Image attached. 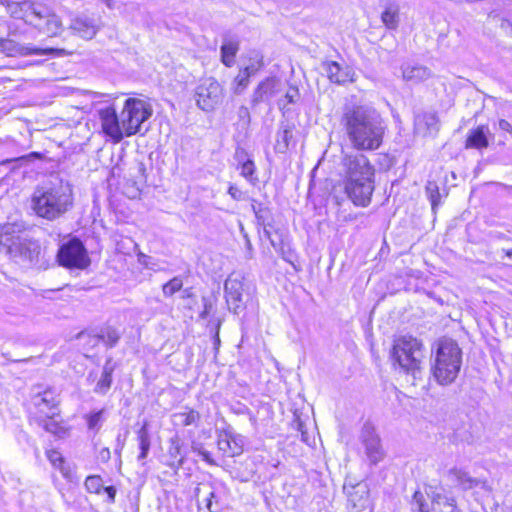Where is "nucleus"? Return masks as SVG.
Listing matches in <instances>:
<instances>
[{
    "label": "nucleus",
    "instance_id": "48",
    "mask_svg": "<svg viewBox=\"0 0 512 512\" xmlns=\"http://www.w3.org/2000/svg\"><path fill=\"white\" fill-rule=\"evenodd\" d=\"M103 491L107 494L108 503L112 504L115 502L116 488L114 486H107L103 488Z\"/></svg>",
    "mask_w": 512,
    "mask_h": 512
},
{
    "label": "nucleus",
    "instance_id": "31",
    "mask_svg": "<svg viewBox=\"0 0 512 512\" xmlns=\"http://www.w3.org/2000/svg\"><path fill=\"white\" fill-rule=\"evenodd\" d=\"M172 417L176 425L183 427L197 425L200 420L199 412L189 408H186L183 412L174 413Z\"/></svg>",
    "mask_w": 512,
    "mask_h": 512
},
{
    "label": "nucleus",
    "instance_id": "42",
    "mask_svg": "<svg viewBox=\"0 0 512 512\" xmlns=\"http://www.w3.org/2000/svg\"><path fill=\"white\" fill-rule=\"evenodd\" d=\"M46 457L54 468L62 471L64 459L59 451L53 449L47 450Z\"/></svg>",
    "mask_w": 512,
    "mask_h": 512
},
{
    "label": "nucleus",
    "instance_id": "60",
    "mask_svg": "<svg viewBox=\"0 0 512 512\" xmlns=\"http://www.w3.org/2000/svg\"><path fill=\"white\" fill-rule=\"evenodd\" d=\"M185 295H186L187 297H189V296H190V291H189L188 289H186V290H185Z\"/></svg>",
    "mask_w": 512,
    "mask_h": 512
},
{
    "label": "nucleus",
    "instance_id": "45",
    "mask_svg": "<svg viewBox=\"0 0 512 512\" xmlns=\"http://www.w3.org/2000/svg\"><path fill=\"white\" fill-rule=\"evenodd\" d=\"M228 194L232 199L240 201L243 199V192L235 185H230L228 188Z\"/></svg>",
    "mask_w": 512,
    "mask_h": 512
},
{
    "label": "nucleus",
    "instance_id": "46",
    "mask_svg": "<svg viewBox=\"0 0 512 512\" xmlns=\"http://www.w3.org/2000/svg\"><path fill=\"white\" fill-rule=\"evenodd\" d=\"M202 302H203L204 309L200 313L199 317L201 319H206L212 309V303H211L210 299L207 297H202Z\"/></svg>",
    "mask_w": 512,
    "mask_h": 512
},
{
    "label": "nucleus",
    "instance_id": "18",
    "mask_svg": "<svg viewBox=\"0 0 512 512\" xmlns=\"http://www.w3.org/2000/svg\"><path fill=\"white\" fill-rule=\"evenodd\" d=\"M279 81L274 77L261 81L253 92L251 104L257 106L259 103L270 100L279 91Z\"/></svg>",
    "mask_w": 512,
    "mask_h": 512
},
{
    "label": "nucleus",
    "instance_id": "24",
    "mask_svg": "<svg viewBox=\"0 0 512 512\" xmlns=\"http://www.w3.org/2000/svg\"><path fill=\"white\" fill-rule=\"evenodd\" d=\"M450 474L453 475L458 485L461 486L464 490H470L474 487L481 485V488L486 491H491V487L488 485L486 481H481L479 479L471 477L467 472L461 469H451Z\"/></svg>",
    "mask_w": 512,
    "mask_h": 512
},
{
    "label": "nucleus",
    "instance_id": "52",
    "mask_svg": "<svg viewBox=\"0 0 512 512\" xmlns=\"http://www.w3.org/2000/svg\"><path fill=\"white\" fill-rule=\"evenodd\" d=\"M501 28L507 33V34H510L512 35V22H510L509 20H504L502 23H501Z\"/></svg>",
    "mask_w": 512,
    "mask_h": 512
},
{
    "label": "nucleus",
    "instance_id": "15",
    "mask_svg": "<svg viewBox=\"0 0 512 512\" xmlns=\"http://www.w3.org/2000/svg\"><path fill=\"white\" fill-rule=\"evenodd\" d=\"M56 391L47 388L44 391L35 393L31 398V405L39 416H59V398Z\"/></svg>",
    "mask_w": 512,
    "mask_h": 512
},
{
    "label": "nucleus",
    "instance_id": "30",
    "mask_svg": "<svg viewBox=\"0 0 512 512\" xmlns=\"http://www.w3.org/2000/svg\"><path fill=\"white\" fill-rule=\"evenodd\" d=\"M168 454L171 459L168 465L175 470L179 469L184 463L185 454L182 452V445L178 438L170 440Z\"/></svg>",
    "mask_w": 512,
    "mask_h": 512
},
{
    "label": "nucleus",
    "instance_id": "8",
    "mask_svg": "<svg viewBox=\"0 0 512 512\" xmlns=\"http://www.w3.org/2000/svg\"><path fill=\"white\" fill-rule=\"evenodd\" d=\"M151 116L152 108L146 101L138 98L126 99L120 113L126 137L140 133L142 124Z\"/></svg>",
    "mask_w": 512,
    "mask_h": 512
},
{
    "label": "nucleus",
    "instance_id": "10",
    "mask_svg": "<svg viewBox=\"0 0 512 512\" xmlns=\"http://www.w3.org/2000/svg\"><path fill=\"white\" fill-rule=\"evenodd\" d=\"M96 112L103 134L115 144L121 142L126 133L116 109L112 105H107L98 108Z\"/></svg>",
    "mask_w": 512,
    "mask_h": 512
},
{
    "label": "nucleus",
    "instance_id": "47",
    "mask_svg": "<svg viewBox=\"0 0 512 512\" xmlns=\"http://www.w3.org/2000/svg\"><path fill=\"white\" fill-rule=\"evenodd\" d=\"M299 98V91L297 88H291L289 91L286 92L285 94V99L287 100L288 103L292 104V103H295L297 101V99Z\"/></svg>",
    "mask_w": 512,
    "mask_h": 512
},
{
    "label": "nucleus",
    "instance_id": "34",
    "mask_svg": "<svg viewBox=\"0 0 512 512\" xmlns=\"http://www.w3.org/2000/svg\"><path fill=\"white\" fill-rule=\"evenodd\" d=\"M100 342H103L107 347H114L119 339H120V333L117 329L107 326L100 330L99 333Z\"/></svg>",
    "mask_w": 512,
    "mask_h": 512
},
{
    "label": "nucleus",
    "instance_id": "23",
    "mask_svg": "<svg viewBox=\"0 0 512 512\" xmlns=\"http://www.w3.org/2000/svg\"><path fill=\"white\" fill-rule=\"evenodd\" d=\"M242 443L241 437L225 433L224 436L219 437L217 445L225 455L234 457L242 453Z\"/></svg>",
    "mask_w": 512,
    "mask_h": 512
},
{
    "label": "nucleus",
    "instance_id": "1",
    "mask_svg": "<svg viewBox=\"0 0 512 512\" xmlns=\"http://www.w3.org/2000/svg\"><path fill=\"white\" fill-rule=\"evenodd\" d=\"M347 138L356 151L378 150L385 134V124L380 114L368 106L347 108L342 117Z\"/></svg>",
    "mask_w": 512,
    "mask_h": 512
},
{
    "label": "nucleus",
    "instance_id": "36",
    "mask_svg": "<svg viewBox=\"0 0 512 512\" xmlns=\"http://www.w3.org/2000/svg\"><path fill=\"white\" fill-rule=\"evenodd\" d=\"M425 190L431 202L432 209L435 210V208L440 204L441 195L439 192V186L435 181H428Z\"/></svg>",
    "mask_w": 512,
    "mask_h": 512
},
{
    "label": "nucleus",
    "instance_id": "20",
    "mask_svg": "<svg viewBox=\"0 0 512 512\" xmlns=\"http://www.w3.org/2000/svg\"><path fill=\"white\" fill-rule=\"evenodd\" d=\"M323 68L331 82L344 84L353 81L354 72L349 67L343 68L335 61H328L323 63Z\"/></svg>",
    "mask_w": 512,
    "mask_h": 512
},
{
    "label": "nucleus",
    "instance_id": "29",
    "mask_svg": "<svg viewBox=\"0 0 512 512\" xmlns=\"http://www.w3.org/2000/svg\"><path fill=\"white\" fill-rule=\"evenodd\" d=\"M137 439L139 442V449L140 453L137 457V460L139 462H142V465H144V460L147 458L150 446H151V440H150V434L148 431V424L145 422L143 426L138 430L137 432Z\"/></svg>",
    "mask_w": 512,
    "mask_h": 512
},
{
    "label": "nucleus",
    "instance_id": "17",
    "mask_svg": "<svg viewBox=\"0 0 512 512\" xmlns=\"http://www.w3.org/2000/svg\"><path fill=\"white\" fill-rule=\"evenodd\" d=\"M242 291L243 284L240 275L230 274L224 283V292L226 301L234 313H237L242 303Z\"/></svg>",
    "mask_w": 512,
    "mask_h": 512
},
{
    "label": "nucleus",
    "instance_id": "26",
    "mask_svg": "<svg viewBox=\"0 0 512 512\" xmlns=\"http://www.w3.org/2000/svg\"><path fill=\"white\" fill-rule=\"evenodd\" d=\"M57 416H38L37 422L45 431L59 437L64 438L68 434L65 425L56 419Z\"/></svg>",
    "mask_w": 512,
    "mask_h": 512
},
{
    "label": "nucleus",
    "instance_id": "2",
    "mask_svg": "<svg viewBox=\"0 0 512 512\" xmlns=\"http://www.w3.org/2000/svg\"><path fill=\"white\" fill-rule=\"evenodd\" d=\"M361 151L344 153L341 166L344 173V189L348 198L360 207L371 202L374 191L375 169Z\"/></svg>",
    "mask_w": 512,
    "mask_h": 512
},
{
    "label": "nucleus",
    "instance_id": "3",
    "mask_svg": "<svg viewBox=\"0 0 512 512\" xmlns=\"http://www.w3.org/2000/svg\"><path fill=\"white\" fill-rule=\"evenodd\" d=\"M73 189L69 182L51 181L37 186L31 197L35 214L46 220H55L73 207Z\"/></svg>",
    "mask_w": 512,
    "mask_h": 512
},
{
    "label": "nucleus",
    "instance_id": "33",
    "mask_svg": "<svg viewBox=\"0 0 512 512\" xmlns=\"http://www.w3.org/2000/svg\"><path fill=\"white\" fill-rule=\"evenodd\" d=\"M247 60L248 63L241 70L252 77L263 67V56L258 51H251Z\"/></svg>",
    "mask_w": 512,
    "mask_h": 512
},
{
    "label": "nucleus",
    "instance_id": "57",
    "mask_svg": "<svg viewBox=\"0 0 512 512\" xmlns=\"http://www.w3.org/2000/svg\"><path fill=\"white\" fill-rule=\"evenodd\" d=\"M240 116L243 117V116H249V111L246 107H241L240 108Z\"/></svg>",
    "mask_w": 512,
    "mask_h": 512
},
{
    "label": "nucleus",
    "instance_id": "4",
    "mask_svg": "<svg viewBox=\"0 0 512 512\" xmlns=\"http://www.w3.org/2000/svg\"><path fill=\"white\" fill-rule=\"evenodd\" d=\"M7 11L15 19H22L40 32L52 37L62 31V22L53 10L41 2L25 0L7 2Z\"/></svg>",
    "mask_w": 512,
    "mask_h": 512
},
{
    "label": "nucleus",
    "instance_id": "38",
    "mask_svg": "<svg viewBox=\"0 0 512 512\" xmlns=\"http://www.w3.org/2000/svg\"><path fill=\"white\" fill-rule=\"evenodd\" d=\"M104 410H98L85 416L89 430L98 431L103 420Z\"/></svg>",
    "mask_w": 512,
    "mask_h": 512
},
{
    "label": "nucleus",
    "instance_id": "13",
    "mask_svg": "<svg viewBox=\"0 0 512 512\" xmlns=\"http://www.w3.org/2000/svg\"><path fill=\"white\" fill-rule=\"evenodd\" d=\"M222 487L211 482L200 483L194 489L198 508L206 512H219L221 509Z\"/></svg>",
    "mask_w": 512,
    "mask_h": 512
},
{
    "label": "nucleus",
    "instance_id": "16",
    "mask_svg": "<svg viewBox=\"0 0 512 512\" xmlns=\"http://www.w3.org/2000/svg\"><path fill=\"white\" fill-rule=\"evenodd\" d=\"M344 492L348 498V504L356 512L363 511L369 505V487L365 482L345 484Z\"/></svg>",
    "mask_w": 512,
    "mask_h": 512
},
{
    "label": "nucleus",
    "instance_id": "43",
    "mask_svg": "<svg viewBox=\"0 0 512 512\" xmlns=\"http://www.w3.org/2000/svg\"><path fill=\"white\" fill-rule=\"evenodd\" d=\"M77 338L83 342L84 345H87L91 348L97 346L100 342L99 334L91 335L85 332H81L78 334Z\"/></svg>",
    "mask_w": 512,
    "mask_h": 512
},
{
    "label": "nucleus",
    "instance_id": "58",
    "mask_svg": "<svg viewBox=\"0 0 512 512\" xmlns=\"http://www.w3.org/2000/svg\"><path fill=\"white\" fill-rule=\"evenodd\" d=\"M299 430L301 431L302 440L304 442H307L306 433L304 431H302V424L301 423L299 424Z\"/></svg>",
    "mask_w": 512,
    "mask_h": 512
},
{
    "label": "nucleus",
    "instance_id": "27",
    "mask_svg": "<svg viewBox=\"0 0 512 512\" xmlns=\"http://www.w3.org/2000/svg\"><path fill=\"white\" fill-rule=\"evenodd\" d=\"M114 371V364L112 363V359H107L100 379L97 381L94 392L97 394L105 395L109 389L111 388L113 378L112 374Z\"/></svg>",
    "mask_w": 512,
    "mask_h": 512
},
{
    "label": "nucleus",
    "instance_id": "32",
    "mask_svg": "<svg viewBox=\"0 0 512 512\" xmlns=\"http://www.w3.org/2000/svg\"><path fill=\"white\" fill-rule=\"evenodd\" d=\"M293 137V129L291 126H283L276 135L275 150L279 153H285L289 148L290 140Z\"/></svg>",
    "mask_w": 512,
    "mask_h": 512
},
{
    "label": "nucleus",
    "instance_id": "55",
    "mask_svg": "<svg viewBox=\"0 0 512 512\" xmlns=\"http://www.w3.org/2000/svg\"><path fill=\"white\" fill-rule=\"evenodd\" d=\"M245 239H246V247H247V251H248V258H251L252 257V244L250 242V240L248 239L247 235H245Z\"/></svg>",
    "mask_w": 512,
    "mask_h": 512
},
{
    "label": "nucleus",
    "instance_id": "39",
    "mask_svg": "<svg viewBox=\"0 0 512 512\" xmlns=\"http://www.w3.org/2000/svg\"><path fill=\"white\" fill-rule=\"evenodd\" d=\"M183 287V281L180 277H174L162 287V291L165 297H171L176 292L180 291Z\"/></svg>",
    "mask_w": 512,
    "mask_h": 512
},
{
    "label": "nucleus",
    "instance_id": "44",
    "mask_svg": "<svg viewBox=\"0 0 512 512\" xmlns=\"http://www.w3.org/2000/svg\"><path fill=\"white\" fill-rule=\"evenodd\" d=\"M413 505H415L420 512H428L427 504L424 502V497L420 492L414 493Z\"/></svg>",
    "mask_w": 512,
    "mask_h": 512
},
{
    "label": "nucleus",
    "instance_id": "62",
    "mask_svg": "<svg viewBox=\"0 0 512 512\" xmlns=\"http://www.w3.org/2000/svg\"><path fill=\"white\" fill-rule=\"evenodd\" d=\"M31 155H33V156H40V154H38L36 152H33Z\"/></svg>",
    "mask_w": 512,
    "mask_h": 512
},
{
    "label": "nucleus",
    "instance_id": "50",
    "mask_svg": "<svg viewBox=\"0 0 512 512\" xmlns=\"http://www.w3.org/2000/svg\"><path fill=\"white\" fill-rule=\"evenodd\" d=\"M28 359H12L8 353H0V364L6 365L8 362H27Z\"/></svg>",
    "mask_w": 512,
    "mask_h": 512
},
{
    "label": "nucleus",
    "instance_id": "37",
    "mask_svg": "<svg viewBox=\"0 0 512 512\" xmlns=\"http://www.w3.org/2000/svg\"><path fill=\"white\" fill-rule=\"evenodd\" d=\"M84 486L89 493L100 494L103 490V479L99 475H90L85 479Z\"/></svg>",
    "mask_w": 512,
    "mask_h": 512
},
{
    "label": "nucleus",
    "instance_id": "7",
    "mask_svg": "<svg viewBox=\"0 0 512 512\" xmlns=\"http://www.w3.org/2000/svg\"><path fill=\"white\" fill-rule=\"evenodd\" d=\"M392 358L399 368L413 379L421 374L422 344L412 336H401L394 341Z\"/></svg>",
    "mask_w": 512,
    "mask_h": 512
},
{
    "label": "nucleus",
    "instance_id": "61",
    "mask_svg": "<svg viewBox=\"0 0 512 512\" xmlns=\"http://www.w3.org/2000/svg\"><path fill=\"white\" fill-rule=\"evenodd\" d=\"M106 4H107V6H108V7H111V6H112V5H111V1H110V0H106Z\"/></svg>",
    "mask_w": 512,
    "mask_h": 512
},
{
    "label": "nucleus",
    "instance_id": "54",
    "mask_svg": "<svg viewBox=\"0 0 512 512\" xmlns=\"http://www.w3.org/2000/svg\"><path fill=\"white\" fill-rule=\"evenodd\" d=\"M447 503L451 507L450 512H461L460 509L457 508V506L455 504V500L453 498L447 499Z\"/></svg>",
    "mask_w": 512,
    "mask_h": 512
},
{
    "label": "nucleus",
    "instance_id": "6",
    "mask_svg": "<svg viewBox=\"0 0 512 512\" xmlns=\"http://www.w3.org/2000/svg\"><path fill=\"white\" fill-rule=\"evenodd\" d=\"M462 364V351L458 344L449 338L441 339L435 351L432 373L441 385L455 381Z\"/></svg>",
    "mask_w": 512,
    "mask_h": 512
},
{
    "label": "nucleus",
    "instance_id": "49",
    "mask_svg": "<svg viewBox=\"0 0 512 512\" xmlns=\"http://www.w3.org/2000/svg\"><path fill=\"white\" fill-rule=\"evenodd\" d=\"M423 120L425 121L426 125L430 128L436 125L438 119L436 114L434 113H426L423 115Z\"/></svg>",
    "mask_w": 512,
    "mask_h": 512
},
{
    "label": "nucleus",
    "instance_id": "9",
    "mask_svg": "<svg viewBox=\"0 0 512 512\" xmlns=\"http://www.w3.org/2000/svg\"><path fill=\"white\" fill-rule=\"evenodd\" d=\"M59 264L67 268L85 269L90 264L87 250L83 243L73 238L63 244L57 254Z\"/></svg>",
    "mask_w": 512,
    "mask_h": 512
},
{
    "label": "nucleus",
    "instance_id": "56",
    "mask_svg": "<svg viewBox=\"0 0 512 512\" xmlns=\"http://www.w3.org/2000/svg\"><path fill=\"white\" fill-rule=\"evenodd\" d=\"M200 455L203 457V460L207 461L208 463H212L210 453L208 451H201Z\"/></svg>",
    "mask_w": 512,
    "mask_h": 512
},
{
    "label": "nucleus",
    "instance_id": "35",
    "mask_svg": "<svg viewBox=\"0 0 512 512\" xmlns=\"http://www.w3.org/2000/svg\"><path fill=\"white\" fill-rule=\"evenodd\" d=\"M251 208L253 213L255 214L258 224L263 226L267 225L268 219L270 218L269 209L262 203H259L255 200H253Z\"/></svg>",
    "mask_w": 512,
    "mask_h": 512
},
{
    "label": "nucleus",
    "instance_id": "11",
    "mask_svg": "<svg viewBox=\"0 0 512 512\" xmlns=\"http://www.w3.org/2000/svg\"><path fill=\"white\" fill-rule=\"evenodd\" d=\"M360 442L364 448V453L371 465H377L385 458V451L381 444V439L371 422H365L359 435Z\"/></svg>",
    "mask_w": 512,
    "mask_h": 512
},
{
    "label": "nucleus",
    "instance_id": "22",
    "mask_svg": "<svg viewBox=\"0 0 512 512\" xmlns=\"http://www.w3.org/2000/svg\"><path fill=\"white\" fill-rule=\"evenodd\" d=\"M71 29L83 39H92L98 30L94 19L87 16H79L72 20Z\"/></svg>",
    "mask_w": 512,
    "mask_h": 512
},
{
    "label": "nucleus",
    "instance_id": "59",
    "mask_svg": "<svg viewBox=\"0 0 512 512\" xmlns=\"http://www.w3.org/2000/svg\"><path fill=\"white\" fill-rule=\"evenodd\" d=\"M505 252V255L509 258H512V249L510 250H503Z\"/></svg>",
    "mask_w": 512,
    "mask_h": 512
},
{
    "label": "nucleus",
    "instance_id": "28",
    "mask_svg": "<svg viewBox=\"0 0 512 512\" xmlns=\"http://www.w3.org/2000/svg\"><path fill=\"white\" fill-rule=\"evenodd\" d=\"M239 50V43L234 39H225L221 48V62L226 67H232L235 64V57Z\"/></svg>",
    "mask_w": 512,
    "mask_h": 512
},
{
    "label": "nucleus",
    "instance_id": "53",
    "mask_svg": "<svg viewBox=\"0 0 512 512\" xmlns=\"http://www.w3.org/2000/svg\"><path fill=\"white\" fill-rule=\"evenodd\" d=\"M219 328H220V322H218L217 325H216V331H215V334H214V337H213V344H214V347L216 349L220 345Z\"/></svg>",
    "mask_w": 512,
    "mask_h": 512
},
{
    "label": "nucleus",
    "instance_id": "5",
    "mask_svg": "<svg viewBox=\"0 0 512 512\" xmlns=\"http://www.w3.org/2000/svg\"><path fill=\"white\" fill-rule=\"evenodd\" d=\"M0 243L10 258L18 262L37 264L41 254L38 241L29 237L20 224H7L3 227Z\"/></svg>",
    "mask_w": 512,
    "mask_h": 512
},
{
    "label": "nucleus",
    "instance_id": "41",
    "mask_svg": "<svg viewBox=\"0 0 512 512\" xmlns=\"http://www.w3.org/2000/svg\"><path fill=\"white\" fill-rule=\"evenodd\" d=\"M240 174L251 183H254L253 175L255 173V164L252 160L248 159L240 166Z\"/></svg>",
    "mask_w": 512,
    "mask_h": 512
},
{
    "label": "nucleus",
    "instance_id": "19",
    "mask_svg": "<svg viewBox=\"0 0 512 512\" xmlns=\"http://www.w3.org/2000/svg\"><path fill=\"white\" fill-rule=\"evenodd\" d=\"M401 70L403 79L415 84L429 79L432 75L428 67L414 62L404 63Z\"/></svg>",
    "mask_w": 512,
    "mask_h": 512
},
{
    "label": "nucleus",
    "instance_id": "51",
    "mask_svg": "<svg viewBox=\"0 0 512 512\" xmlns=\"http://www.w3.org/2000/svg\"><path fill=\"white\" fill-rule=\"evenodd\" d=\"M499 129L505 132L512 134V125L504 119L499 120L498 122Z\"/></svg>",
    "mask_w": 512,
    "mask_h": 512
},
{
    "label": "nucleus",
    "instance_id": "40",
    "mask_svg": "<svg viewBox=\"0 0 512 512\" xmlns=\"http://www.w3.org/2000/svg\"><path fill=\"white\" fill-rule=\"evenodd\" d=\"M250 77L247 73L240 70L239 74L234 79V93L240 95L248 87L250 83Z\"/></svg>",
    "mask_w": 512,
    "mask_h": 512
},
{
    "label": "nucleus",
    "instance_id": "25",
    "mask_svg": "<svg viewBox=\"0 0 512 512\" xmlns=\"http://www.w3.org/2000/svg\"><path fill=\"white\" fill-rule=\"evenodd\" d=\"M488 133L489 129L484 125L478 126L476 129L471 130L467 136L465 147L468 149L473 148L478 150L488 147Z\"/></svg>",
    "mask_w": 512,
    "mask_h": 512
},
{
    "label": "nucleus",
    "instance_id": "12",
    "mask_svg": "<svg viewBox=\"0 0 512 512\" xmlns=\"http://www.w3.org/2000/svg\"><path fill=\"white\" fill-rule=\"evenodd\" d=\"M195 98L200 109L211 111L222 100L221 85L214 78H205L196 87Z\"/></svg>",
    "mask_w": 512,
    "mask_h": 512
},
{
    "label": "nucleus",
    "instance_id": "14",
    "mask_svg": "<svg viewBox=\"0 0 512 512\" xmlns=\"http://www.w3.org/2000/svg\"><path fill=\"white\" fill-rule=\"evenodd\" d=\"M0 52L8 57H23L28 55H60L62 50L23 45L18 43L16 40L7 37L0 39Z\"/></svg>",
    "mask_w": 512,
    "mask_h": 512
},
{
    "label": "nucleus",
    "instance_id": "21",
    "mask_svg": "<svg viewBox=\"0 0 512 512\" xmlns=\"http://www.w3.org/2000/svg\"><path fill=\"white\" fill-rule=\"evenodd\" d=\"M382 6L381 21L387 29H397L400 22V8L398 3L394 0H382Z\"/></svg>",
    "mask_w": 512,
    "mask_h": 512
}]
</instances>
